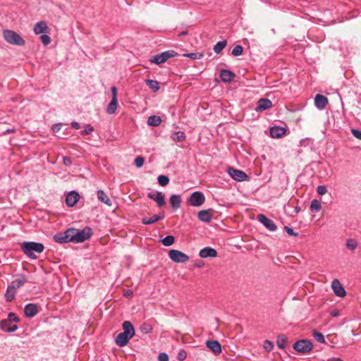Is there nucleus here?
I'll return each instance as SVG.
<instances>
[{
	"instance_id": "nucleus-1",
	"label": "nucleus",
	"mask_w": 361,
	"mask_h": 361,
	"mask_svg": "<svg viewBox=\"0 0 361 361\" xmlns=\"http://www.w3.org/2000/svg\"><path fill=\"white\" fill-rule=\"evenodd\" d=\"M122 328L123 331L118 334L115 339L116 343L120 347L126 345L135 335V329L130 322L125 321L122 324Z\"/></svg>"
},
{
	"instance_id": "nucleus-2",
	"label": "nucleus",
	"mask_w": 361,
	"mask_h": 361,
	"mask_svg": "<svg viewBox=\"0 0 361 361\" xmlns=\"http://www.w3.org/2000/svg\"><path fill=\"white\" fill-rule=\"evenodd\" d=\"M20 247L27 257L33 259H37L35 252L42 253L44 250V246L42 243L33 241L23 242L20 244Z\"/></svg>"
},
{
	"instance_id": "nucleus-3",
	"label": "nucleus",
	"mask_w": 361,
	"mask_h": 361,
	"mask_svg": "<svg viewBox=\"0 0 361 361\" xmlns=\"http://www.w3.org/2000/svg\"><path fill=\"white\" fill-rule=\"evenodd\" d=\"M71 235V240L73 243H82L89 239L92 235V230L90 227H85L82 230L70 228L68 233Z\"/></svg>"
},
{
	"instance_id": "nucleus-4",
	"label": "nucleus",
	"mask_w": 361,
	"mask_h": 361,
	"mask_svg": "<svg viewBox=\"0 0 361 361\" xmlns=\"http://www.w3.org/2000/svg\"><path fill=\"white\" fill-rule=\"evenodd\" d=\"M4 39L9 44L16 46H23L25 44V40L17 32L11 30H4L3 31Z\"/></svg>"
},
{
	"instance_id": "nucleus-5",
	"label": "nucleus",
	"mask_w": 361,
	"mask_h": 361,
	"mask_svg": "<svg viewBox=\"0 0 361 361\" xmlns=\"http://www.w3.org/2000/svg\"><path fill=\"white\" fill-rule=\"evenodd\" d=\"M176 56H178V53L176 51L174 50H168L159 54L152 56L150 58L149 61L152 63L159 65L165 63L169 59L173 58Z\"/></svg>"
},
{
	"instance_id": "nucleus-6",
	"label": "nucleus",
	"mask_w": 361,
	"mask_h": 361,
	"mask_svg": "<svg viewBox=\"0 0 361 361\" xmlns=\"http://www.w3.org/2000/svg\"><path fill=\"white\" fill-rule=\"evenodd\" d=\"M293 348L300 354L305 355L312 351L313 345L309 340H299L293 344Z\"/></svg>"
},
{
	"instance_id": "nucleus-7",
	"label": "nucleus",
	"mask_w": 361,
	"mask_h": 361,
	"mask_svg": "<svg viewBox=\"0 0 361 361\" xmlns=\"http://www.w3.org/2000/svg\"><path fill=\"white\" fill-rule=\"evenodd\" d=\"M204 195L200 191L193 192L188 199L190 204L194 207H200L204 204Z\"/></svg>"
},
{
	"instance_id": "nucleus-8",
	"label": "nucleus",
	"mask_w": 361,
	"mask_h": 361,
	"mask_svg": "<svg viewBox=\"0 0 361 361\" xmlns=\"http://www.w3.org/2000/svg\"><path fill=\"white\" fill-rule=\"evenodd\" d=\"M169 257L172 261L177 263H183L189 259L187 255L177 250H169Z\"/></svg>"
},
{
	"instance_id": "nucleus-9",
	"label": "nucleus",
	"mask_w": 361,
	"mask_h": 361,
	"mask_svg": "<svg viewBox=\"0 0 361 361\" xmlns=\"http://www.w3.org/2000/svg\"><path fill=\"white\" fill-rule=\"evenodd\" d=\"M228 173L235 180L237 181H243L248 178L247 175L245 172L233 167L228 168Z\"/></svg>"
},
{
	"instance_id": "nucleus-10",
	"label": "nucleus",
	"mask_w": 361,
	"mask_h": 361,
	"mask_svg": "<svg viewBox=\"0 0 361 361\" xmlns=\"http://www.w3.org/2000/svg\"><path fill=\"white\" fill-rule=\"evenodd\" d=\"M257 219L270 231H274L276 230L277 226L275 223L271 219L267 218L264 214H258Z\"/></svg>"
},
{
	"instance_id": "nucleus-11",
	"label": "nucleus",
	"mask_w": 361,
	"mask_h": 361,
	"mask_svg": "<svg viewBox=\"0 0 361 361\" xmlns=\"http://www.w3.org/2000/svg\"><path fill=\"white\" fill-rule=\"evenodd\" d=\"M331 288L333 289L336 295L338 297H344L346 295V292L339 281V280L335 279L331 282Z\"/></svg>"
},
{
	"instance_id": "nucleus-12",
	"label": "nucleus",
	"mask_w": 361,
	"mask_h": 361,
	"mask_svg": "<svg viewBox=\"0 0 361 361\" xmlns=\"http://www.w3.org/2000/svg\"><path fill=\"white\" fill-rule=\"evenodd\" d=\"M68 231L69 228L64 232H61L55 234L53 237L54 241L60 244L71 242L70 238L71 235L70 233H68Z\"/></svg>"
},
{
	"instance_id": "nucleus-13",
	"label": "nucleus",
	"mask_w": 361,
	"mask_h": 361,
	"mask_svg": "<svg viewBox=\"0 0 361 361\" xmlns=\"http://www.w3.org/2000/svg\"><path fill=\"white\" fill-rule=\"evenodd\" d=\"M147 197L157 202L159 207H163L166 204L164 196L161 192L157 191L156 192H149Z\"/></svg>"
},
{
	"instance_id": "nucleus-14",
	"label": "nucleus",
	"mask_w": 361,
	"mask_h": 361,
	"mask_svg": "<svg viewBox=\"0 0 361 361\" xmlns=\"http://www.w3.org/2000/svg\"><path fill=\"white\" fill-rule=\"evenodd\" d=\"M39 312L38 306L34 303H29L25 306L24 313L27 317L32 318Z\"/></svg>"
},
{
	"instance_id": "nucleus-15",
	"label": "nucleus",
	"mask_w": 361,
	"mask_h": 361,
	"mask_svg": "<svg viewBox=\"0 0 361 361\" xmlns=\"http://www.w3.org/2000/svg\"><path fill=\"white\" fill-rule=\"evenodd\" d=\"M78 192L72 190L69 192L66 197V203L68 207H73L79 200Z\"/></svg>"
},
{
	"instance_id": "nucleus-16",
	"label": "nucleus",
	"mask_w": 361,
	"mask_h": 361,
	"mask_svg": "<svg viewBox=\"0 0 361 361\" xmlns=\"http://www.w3.org/2000/svg\"><path fill=\"white\" fill-rule=\"evenodd\" d=\"M207 347L210 349L215 355L221 353V346L219 341L214 340H208L206 342Z\"/></svg>"
},
{
	"instance_id": "nucleus-17",
	"label": "nucleus",
	"mask_w": 361,
	"mask_h": 361,
	"mask_svg": "<svg viewBox=\"0 0 361 361\" xmlns=\"http://www.w3.org/2000/svg\"><path fill=\"white\" fill-rule=\"evenodd\" d=\"M199 255L201 258L215 257L217 256V252L211 247H205L200 250Z\"/></svg>"
},
{
	"instance_id": "nucleus-18",
	"label": "nucleus",
	"mask_w": 361,
	"mask_h": 361,
	"mask_svg": "<svg viewBox=\"0 0 361 361\" xmlns=\"http://www.w3.org/2000/svg\"><path fill=\"white\" fill-rule=\"evenodd\" d=\"M272 106V102L269 99H260L257 104L256 111H263L270 109Z\"/></svg>"
},
{
	"instance_id": "nucleus-19",
	"label": "nucleus",
	"mask_w": 361,
	"mask_h": 361,
	"mask_svg": "<svg viewBox=\"0 0 361 361\" xmlns=\"http://www.w3.org/2000/svg\"><path fill=\"white\" fill-rule=\"evenodd\" d=\"M219 77L224 82H230L235 78V74L230 70H221Z\"/></svg>"
},
{
	"instance_id": "nucleus-20",
	"label": "nucleus",
	"mask_w": 361,
	"mask_h": 361,
	"mask_svg": "<svg viewBox=\"0 0 361 361\" xmlns=\"http://www.w3.org/2000/svg\"><path fill=\"white\" fill-rule=\"evenodd\" d=\"M48 30L49 27L45 21H39L37 23L33 28V31L36 35L47 32Z\"/></svg>"
},
{
	"instance_id": "nucleus-21",
	"label": "nucleus",
	"mask_w": 361,
	"mask_h": 361,
	"mask_svg": "<svg viewBox=\"0 0 361 361\" xmlns=\"http://www.w3.org/2000/svg\"><path fill=\"white\" fill-rule=\"evenodd\" d=\"M315 106L319 109H323L328 104V99L322 94H317L314 98Z\"/></svg>"
},
{
	"instance_id": "nucleus-22",
	"label": "nucleus",
	"mask_w": 361,
	"mask_h": 361,
	"mask_svg": "<svg viewBox=\"0 0 361 361\" xmlns=\"http://www.w3.org/2000/svg\"><path fill=\"white\" fill-rule=\"evenodd\" d=\"M270 135L274 138L281 137L285 134L286 129L279 126H274L270 128Z\"/></svg>"
},
{
	"instance_id": "nucleus-23",
	"label": "nucleus",
	"mask_w": 361,
	"mask_h": 361,
	"mask_svg": "<svg viewBox=\"0 0 361 361\" xmlns=\"http://www.w3.org/2000/svg\"><path fill=\"white\" fill-rule=\"evenodd\" d=\"M197 217L201 221L205 223H209L212 220V214L209 210L206 209L200 211L197 214Z\"/></svg>"
},
{
	"instance_id": "nucleus-24",
	"label": "nucleus",
	"mask_w": 361,
	"mask_h": 361,
	"mask_svg": "<svg viewBox=\"0 0 361 361\" xmlns=\"http://www.w3.org/2000/svg\"><path fill=\"white\" fill-rule=\"evenodd\" d=\"M164 214H154L151 218L145 217V218L142 219V223L145 225L152 224H154V223L158 221L159 220L162 219L164 218Z\"/></svg>"
},
{
	"instance_id": "nucleus-25",
	"label": "nucleus",
	"mask_w": 361,
	"mask_h": 361,
	"mask_svg": "<svg viewBox=\"0 0 361 361\" xmlns=\"http://www.w3.org/2000/svg\"><path fill=\"white\" fill-rule=\"evenodd\" d=\"M170 203L171 204L172 208L174 210L178 209L180 207L181 204V197L179 195H172L170 197Z\"/></svg>"
},
{
	"instance_id": "nucleus-26",
	"label": "nucleus",
	"mask_w": 361,
	"mask_h": 361,
	"mask_svg": "<svg viewBox=\"0 0 361 361\" xmlns=\"http://www.w3.org/2000/svg\"><path fill=\"white\" fill-rule=\"evenodd\" d=\"M97 198L99 201L106 204V205H111V201L103 190H99L97 191Z\"/></svg>"
},
{
	"instance_id": "nucleus-27",
	"label": "nucleus",
	"mask_w": 361,
	"mask_h": 361,
	"mask_svg": "<svg viewBox=\"0 0 361 361\" xmlns=\"http://www.w3.org/2000/svg\"><path fill=\"white\" fill-rule=\"evenodd\" d=\"M27 283V280L23 277V279H16L11 282L9 286L15 291Z\"/></svg>"
},
{
	"instance_id": "nucleus-28",
	"label": "nucleus",
	"mask_w": 361,
	"mask_h": 361,
	"mask_svg": "<svg viewBox=\"0 0 361 361\" xmlns=\"http://www.w3.org/2000/svg\"><path fill=\"white\" fill-rule=\"evenodd\" d=\"M145 83L153 92H157L160 88L159 84L157 80L147 79L145 80Z\"/></svg>"
},
{
	"instance_id": "nucleus-29",
	"label": "nucleus",
	"mask_w": 361,
	"mask_h": 361,
	"mask_svg": "<svg viewBox=\"0 0 361 361\" xmlns=\"http://www.w3.org/2000/svg\"><path fill=\"white\" fill-rule=\"evenodd\" d=\"M0 329L6 332H14L18 329V325L13 324L11 325L10 327H7V322H0Z\"/></svg>"
},
{
	"instance_id": "nucleus-30",
	"label": "nucleus",
	"mask_w": 361,
	"mask_h": 361,
	"mask_svg": "<svg viewBox=\"0 0 361 361\" xmlns=\"http://www.w3.org/2000/svg\"><path fill=\"white\" fill-rule=\"evenodd\" d=\"M288 338L284 334H280L277 337V346L279 348L284 349L286 347Z\"/></svg>"
},
{
	"instance_id": "nucleus-31",
	"label": "nucleus",
	"mask_w": 361,
	"mask_h": 361,
	"mask_svg": "<svg viewBox=\"0 0 361 361\" xmlns=\"http://www.w3.org/2000/svg\"><path fill=\"white\" fill-rule=\"evenodd\" d=\"M161 119L158 116H150L147 119V124L151 126H158L160 125Z\"/></svg>"
},
{
	"instance_id": "nucleus-32",
	"label": "nucleus",
	"mask_w": 361,
	"mask_h": 361,
	"mask_svg": "<svg viewBox=\"0 0 361 361\" xmlns=\"http://www.w3.org/2000/svg\"><path fill=\"white\" fill-rule=\"evenodd\" d=\"M227 41L223 40L217 42L214 47V51L216 54H220L222 50L226 47Z\"/></svg>"
},
{
	"instance_id": "nucleus-33",
	"label": "nucleus",
	"mask_w": 361,
	"mask_h": 361,
	"mask_svg": "<svg viewBox=\"0 0 361 361\" xmlns=\"http://www.w3.org/2000/svg\"><path fill=\"white\" fill-rule=\"evenodd\" d=\"M171 138L176 142H182L185 139V135L183 131H177L173 133Z\"/></svg>"
},
{
	"instance_id": "nucleus-34",
	"label": "nucleus",
	"mask_w": 361,
	"mask_h": 361,
	"mask_svg": "<svg viewBox=\"0 0 361 361\" xmlns=\"http://www.w3.org/2000/svg\"><path fill=\"white\" fill-rule=\"evenodd\" d=\"M322 208L321 203L319 200L314 199L311 201L310 210L312 212H318Z\"/></svg>"
},
{
	"instance_id": "nucleus-35",
	"label": "nucleus",
	"mask_w": 361,
	"mask_h": 361,
	"mask_svg": "<svg viewBox=\"0 0 361 361\" xmlns=\"http://www.w3.org/2000/svg\"><path fill=\"white\" fill-rule=\"evenodd\" d=\"M16 295V291L13 290L9 286L7 288L6 292L5 293V298L6 301L11 302L14 299Z\"/></svg>"
},
{
	"instance_id": "nucleus-36",
	"label": "nucleus",
	"mask_w": 361,
	"mask_h": 361,
	"mask_svg": "<svg viewBox=\"0 0 361 361\" xmlns=\"http://www.w3.org/2000/svg\"><path fill=\"white\" fill-rule=\"evenodd\" d=\"M117 109V99H111L106 108V112L109 114H114Z\"/></svg>"
},
{
	"instance_id": "nucleus-37",
	"label": "nucleus",
	"mask_w": 361,
	"mask_h": 361,
	"mask_svg": "<svg viewBox=\"0 0 361 361\" xmlns=\"http://www.w3.org/2000/svg\"><path fill=\"white\" fill-rule=\"evenodd\" d=\"M346 247L350 250H354L358 245L357 242L353 238H348L346 240Z\"/></svg>"
},
{
	"instance_id": "nucleus-38",
	"label": "nucleus",
	"mask_w": 361,
	"mask_h": 361,
	"mask_svg": "<svg viewBox=\"0 0 361 361\" xmlns=\"http://www.w3.org/2000/svg\"><path fill=\"white\" fill-rule=\"evenodd\" d=\"M174 237L173 235H167L161 240V243L164 245L168 247L171 246L174 243Z\"/></svg>"
},
{
	"instance_id": "nucleus-39",
	"label": "nucleus",
	"mask_w": 361,
	"mask_h": 361,
	"mask_svg": "<svg viewBox=\"0 0 361 361\" xmlns=\"http://www.w3.org/2000/svg\"><path fill=\"white\" fill-rule=\"evenodd\" d=\"M140 330L142 334H149L152 331V326L149 324L144 323L140 326Z\"/></svg>"
},
{
	"instance_id": "nucleus-40",
	"label": "nucleus",
	"mask_w": 361,
	"mask_h": 361,
	"mask_svg": "<svg viewBox=\"0 0 361 361\" xmlns=\"http://www.w3.org/2000/svg\"><path fill=\"white\" fill-rule=\"evenodd\" d=\"M158 183L161 186H165L169 183V178L165 175H160L158 176Z\"/></svg>"
},
{
	"instance_id": "nucleus-41",
	"label": "nucleus",
	"mask_w": 361,
	"mask_h": 361,
	"mask_svg": "<svg viewBox=\"0 0 361 361\" xmlns=\"http://www.w3.org/2000/svg\"><path fill=\"white\" fill-rule=\"evenodd\" d=\"M184 56L190 58L192 59H200L203 57L204 54L203 53H198V52H192L189 54H183Z\"/></svg>"
},
{
	"instance_id": "nucleus-42",
	"label": "nucleus",
	"mask_w": 361,
	"mask_h": 361,
	"mask_svg": "<svg viewBox=\"0 0 361 361\" xmlns=\"http://www.w3.org/2000/svg\"><path fill=\"white\" fill-rule=\"evenodd\" d=\"M243 52V47L241 45H236L232 50V55L235 56H240Z\"/></svg>"
},
{
	"instance_id": "nucleus-43",
	"label": "nucleus",
	"mask_w": 361,
	"mask_h": 361,
	"mask_svg": "<svg viewBox=\"0 0 361 361\" xmlns=\"http://www.w3.org/2000/svg\"><path fill=\"white\" fill-rule=\"evenodd\" d=\"M313 337L314 338V339L320 343H324L325 342V338H324V335L320 333V332H317V331H314L313 333Z\"/></svg>"
},
{
	"instance_id": "nucleus-44",
	"label": "nucleus",
	"mask_w": 361,
	"mask_h": 361,
	"mask_svg": "<svg viewBox=\"0 0 361 361\" xmlns=\"http://www.w3.org/2000/svg\"><path fill=\"white\" fill-rule=\"evenodd\" d=\"M263 347L267 352H270L274 348V343L269 340H266L264 342Z\"/></svg>"
},
{
	"instance_id": "nucleus-45",
	"label": "nucleus",
	"mask_w": 361,
	"mask_h": 361,
	"mask_svg": "<svg viewBox=\"0 0 361 361\" xmlns=\"http://www.w3.org/2000/svg\"><path fill=\"white\" fill-rule=\"evenodd\" d=\"M145 163V159L142 156H138L135 158L134 164L137 168H140L143 166Z\"/></svg>"
},
{
	"instance_id": "nucleus-46",
	"label": "nucleus",
	"mask_w": 361,
	"mask_h": 361,
	"mask_svg": "<svg viewBox=\"0 0 361 361\" xmlns=\"http://www.w3.org/2000/svg\"><path fill=\"white\" fill-rule=\"evenodd\" d=\"M6 319H8V321H9L11 323L12 322H18L20 321V319L13 312H10L8 314V317Z\"/></svg>"
},
{
	"instance_id": "nucleus-47",
	"label": "nucleus",
	"mask_w": 361,
	"mask_h": 361,
	"mask_svg": "<svg viewBox=\"0 0 361 361\" xmlns=\"http://www.w3.org/2000/svg\"><path fill=\"white\" fill-rule=\"evenodd\" d=\"M317 192L319 195H324L327 192V188L326 186L320 185L317 186Z\"/></svg>"
},
{
	"instance_id": "nucleus-48",
	"label": "nucleus",
	"mask_w": 361,
	"mask_h": 361,
	"mask_svg": "<svg viewBox=\"0 0 361 361\" xmlns=\"http://www.w3.org/2000/svg\"><path fill=\"white\" fill-rule=\"evenodd\" d=\"M40 39H41L42 44L45 46L48 45L51 42L50 37L47 35H42L40 37Z\"/></svg>"
},
{
	"instance_id": "nucleus-49",
	"label": "nucleus",
	"mask_w": 361,
	"mask_h": 361,
	"mask_svg": "<svg viewBox=\"0 0 361 361\" xmlns=\"http://www.w3.org/2000/svg\"><path fill=\"white\" fill-rule=\"evenodd\" d=\"M94 130V128L91 126L90 125H88L85 129L82 130L80 133L82 135H90L91 134Z\"/></svg>"
},
{
	"instance_id": "nucleus-50",
	"label": "nucleus",
	"mask_w": 361,
	"mask_h": 361,
	"mask_svg": "<svg viewBox=\"0 0 361 361\" xmlns=\"http://www.w3.org/2000/svg\"><path fill=\"white\" fill-rule=\"evenodd\" d=\"M187 357V353L184 350L179 351L177 358L179 361H183Z\"/></svg>"
},
{
	"instance_id": "nucleus-51",
	"label": "nucleus",
	"mask_w": 361,
	"mask_h": 361,
	"mask_svg": "<svg viewBox=\"0 0 361 361\" xmlns=\"http://www.w3.org/2000/svg\"><path fill=\"white\" fill-rule=\"evenodd\" d=\"M284 229L288 233V234H289L290 235L295 236V237L298 235V233L295 232L293 231V229L291 228L290 227L285 226Z\"/></svg>"
},
{
	"instance_id": "nucleus-52",
	"label": "nucleus",
	"mask_w": 361,
	"mask_h": 361,
	"mask_svg": "<svg viewBox=\"0 0 361 361\" xmlns=\"http://www.w3.org/2000/svg\"><path fill=\"white\" fill-rule=\"evenodd\" d=\"M351 133L358 140H361V131L357 129H352Z\"/></svg>"
},
{
	"instance_id": "nucleus-53",
	"label": "nucleus",
	"mask_w": 361,
	"mask_h": 361,
	"mask_svg": "<svg viewBox=\"0 0 361 361\" xmlns=\"http://www.w3.org/2000/svg\"><path fill=\"white\" fill-rule=\"evenodd\" d=\"M159 361H169V356L165 353H161L158 356Z\"/></svg>"
},
{
	"instance_id": "nucleus-54",
	"label": "nucleus",
	"mask_w": 361,
	"mask_h": 361,
	"mask_svg": "<svg viewBox=\"0 0 361 361\" xmlns=\"http://www.w3.org/2000/svg\"><path fill=\"white\" fill-rule=\"evenodd\" d=\"M63 163L65 166H69L72 164L71 159L68 157H63Z\"/></svg>"
},
{
	"instance_id": "nucleus-55",
	"label": "nucleus",
	"mask_w": 361,
	"mask_h": 361,
	"mask_svg": "<svg viewBox=\"0 0 361 361\" xmlns=\"http://www.w3.org/2000/svg\"><path fill=\"white\" fill-rule=\"evenodd\" d=\"M111 94H112V99H117V89L115 86L111 87Z\"/></svg>"
},
{
	"instance_id": "nucleus-56",
	"label": "nucleus",
	"mask_w": 361,
	"mask_h": 361,
	"mask_svg": "<svg viewBox=\"0 0 361 361\" xmlns=\"http://www.w3.org/2000/svg\"><path fill=\"white\" fill-rule=\"evenodd\" d=\"M71 126H72L73 128L76 129V130L79 129V128H80V124H79L78 122H76V121H73V122L71 123Z\"/></svg>"
},
{
	"instance_id": "nucleus-57",
	"label": "nucleus",
	"mask_w": 361,
	"mask_h": 361,
	"mask_svg": "<svg viewBox=\"0 0 361 361\" xmlns=\"http://www.w3.org/2000/svg\"><path fill=\"white\" fill-rule=\"evenodd\" d=\"M61 128V125L60 124H57V125H55L53 126L52 128V130L54 131V132H58Z\"/></svg>"
},
{
	"instance_id": "nucleus-58",
	"label": "nucleus",
	"mask_w": 361,
	"mask_h": 361,
	"mask_svg": "<svg viewBox=\"0 0 361 361\" xmlns=\"http://www.w3.org/2000/svg\"><path fill=\"white\" fill-rule=\"evenodd\" d=\"M126 296L130 297L133 295V292L130 290H128L126 293H125Z\"/></svg>"
},
{
	"instance_id": "nucleus-59",
	"label": "nucleus",
	"mask_w": 361,
	"mask_h": 361,
	"mask_svg": "<svg viewBox=\"0 0 361 361\" xmlns=\"http://www.w3.org/2000/svg\"><path fill=\"white\" fill-rule=\"evenodd\" d=\"M188 33V32L187 30H184V31L180 32L178 35L179 36H185V35H187Z\"/></svg>"
},
{
	"instance_id": "nucleus-60",
	"label": "nucleus",
	"mask_w": 361,
	"mask_h": 361,
	"mask_svg": "<svg viewBox=\"0 0 361 361\" xmlns=\"http://www.w3.org/2000/svg\"><path fill=\"white\" fill-rule=\"evenodd\" d=\"M329 361H343V360L341 358L334 357V358H332L331 360H330Z\"/></svg>"
},
{
	"instance_id": "nucleus-61",
	"label": "nucleus",
	"mask_w": 361,
	"mask_h": 361,
	"mask_svg": "<svg viewBox=\"0 0 361 361\" xmlns=\"http://www.w3.org/2000/svg\"><path fill=\"white\" fill-rule=\"evenodd\" d=\"M1 322H7V327L11 326V322L9 321H8V319H3Z\"/></svg>"
},
{
	"instance_id": "nucleus-62",
	"label": "nucleus",
	"mask_w": 361,
	"mask_h": 361,
	"mask_svg": "<svg viewBox=\"0 0 361 361\" xmlns=\"http://www.w3.org/2000/svg\"><path fill=\"white\" fill-rule=\"evenodd\" d=\"M301 210L300 207L297 206L295 207V213H298Z\"/></svg>"
},
{
	"instance_id": "nucleus-63",
	"label": "nucleus",
	"mask_w": 361,
	"mask_h": 361,
	"mask_svg": "<svg viewBox=\"0 0 361 361\" xmlns=\"http://www.w3.org/2000/svg\"><path fill=\"white\" fill-rule=\"evenodd\" d=\"M13 132H14V130H13V129H11V130H10V129H8V130H6L4 132V133H5V134H6V133H13Z\"/></svg>"
},
{
	"instance_id": "nucleus-64",
	"label": "nucleus",
	"mask_w": 361,
	"mask_h": 361,
	"mask_svg": "<svg viewBox=\"0 0 361 361\" xmlns=\"http://www.w3.org/2000/svg\"><path fill=\"white\" fill-rule=\"evenodd\" d=\"M333 315L336 316L337 315L336 312H334V314Z\"/></svg>"
}]
</instances>
